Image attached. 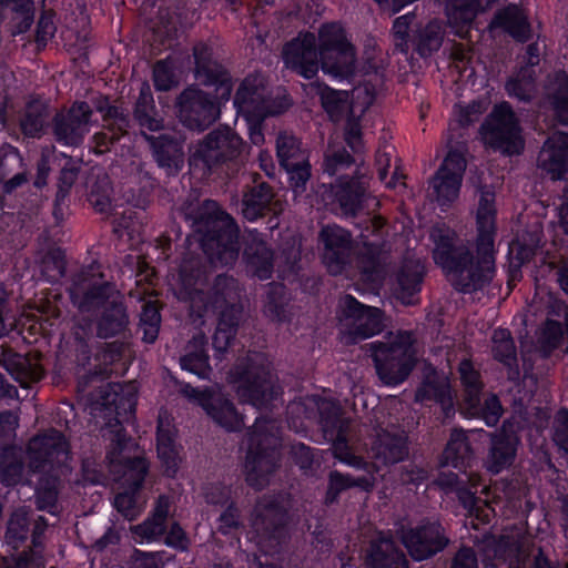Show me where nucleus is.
Here are the masks:
<instances>
[{"label": "nucleus", "mask_w": 568, "mask_h": 568, "mask_svg": "<svg viewBox=\"0 0 568 568\" xmlns=\"http://www.w3.org/2000/svg\"><path fill=\"white\" fill-rule=\"evenodd\" d=\"M192 55L194 79L205 88H213L214 92L189 84L176 95L174 109L185 129L200 133L221 118L222 109L232 99L235 81L230 70L215 57L209 42H195Z\"/></svg>", "instance_id": "1"}, {"label": "nucleus", "mask_w": 568, "mask_h": 568, "mask_svg": "<svg viewBox=\"0 0 568 568\" xmlns=\"http://www.w3.org/2000/svg\"><path fill=\"white\" fill-rule=\"evenodd\" d=\"M27 458L30 471L43 476L40 487L36 490L37 509L54 514L58 504L57 485L61 475L69 469V442L55 429L37 435L27 446Z\"/></svg>", "instance_id": "2"}, {"label": "nucleus", "mask_w": 568, "mask_h": 568, "mask_svg": "<svg viewBox=\"0 0 568 568\" xmlns=\"http://www.w3.org/2000/svg\"><path fill=\"white\" fill-rule=\"evenodd\" d=\"M290 514L280 495H264L255 507L253 529L262 556H254L250 568H280L268 556L278 554L288 539Z\"/></svg>", "instance_id": "3"}, {"label": "nucleus", "mask_w": 568, "mask_h": 568, "mask_svg": "<svg viewBox=\"0 0 568 568\" xmlns=\"http://www.w3.org/2000/svg\"><path fill=\"white\" fill-rule=\"evenodd\" d=\"M193 227L202 252L212 264L229 266L237 261L240 229L231 215L200 213Z\"/></svg>", "instance_id": "4"}, {"label": "nucleus", "mask_w": 568, "mask_h": 568, "mask_svg": "<svg viewBox=\"0 0 568 568\" xmlns=\"http://www.w3.org/2000/svg\"><path fill=\"white\" fill-rule=\"evenodd\" d=\"M244 146V140L235 130L220 124L199 141L190 164L202 165L209 173L237 171Z\"/></svg>", "instance_id": "5"}, {"label": "nucleus", "mask_w": 568, "mask_h": 568, "mask_svg": "<svg viewBox=\"0 0 568 568\" xmlns=\"http://www.w3.org/2000/svg\"><path fill=\"white\" fill-rule=\"evenodd\" d=\"M227 381L242 403L256 408L267 407L277 397L268 366L248 355L234 363L227 373Z\"/></svg>", "instance_id": "6"}, {"label": "nucleus", "mask_w": 568, "mask_h": 568, "mask_svg": "<svg viewBox=\"0 0 568 568\" xmlns=\"http://www.w3.org/2000/svg\"><path fill=\"white\" fill-rule=\"evenodd\" d=\"M317 50L322 71L333 80L343 81L355 73L356 51L339 22H324L317 32Z\"/></svg>", "instance_id": "7"}, {"label": "nucleus", "mask_w": 568, "mask_h": 568, "mask_svg": "<svg viewBox=\"0 0 568 568\" xmlns=\"http://www.w3.org/2000/svg\"><path fill=\"white\" fill-rule=\"evenodd\" d=\"M479 134L487 148L503 155H520L525 150L520 123L507 102L493 109L480 124Z\"/></svg>", "instance_id": "8"}, {"label": "nucleus", "mask_w": 568, "mask_h": 568, "mask_svg": "<svg viewBox=\"0 0 568 568\" xmlns=\"http://www.w3.org/2000/svg\"><path fill=\"white\" fill-rule=\"evenodd\" d=\"M371 346L376 374L386 386L403 384L417 364L416 352L410 344L374 342Z\"/></svg>", "instance_id": "9"}, {"label": "nucleus", "mask_w": 568, "mask_h": 568, "mask_svg": "<svg viewBox=\"0 0 568 568\" xmlns=\"http://www.w3.org/2000/svg\"><path fill=\"white\" fill-rule=\"evenodd\" d=\"M232 101L233 108L244 104L265 120L281 116L293 106V99L286 91L275 95L265 93L263 81L254 74H247L240 82Z\"/></svg>", "instance_id": "10"}, {"label": "nucleus", "mask_w": 568, "mask_h": 568, "mask_svg": "<svg viewBox=\"0 0 568 568\" xmlns=\"http://www.w3.org/2000/svg\"><path fill=\"white\" fill-rule=\"evenodd\" d=\"M434 244L433 260L447 275H463L473 262V252L459 242L456 231L445 223L435 224L429 232Z\"/></svg>", "instance_id": "11"}, {"label": "nucleus", "mask_w": 568, "mask_h": 568, "mask_svg": "<svg viewBox=\"0 0 568 568\" xmlns=\"http://www.w3.org/2000/svg\"><path fill=\"white\" fill-rule=\"evenodd\" d=\"M205 308L217 315V326L237 334L244 308L239 301L237 283L232 276L216 275L205 295Z\"/></svg>", "instance_id": "12"}, {"label": "nucleus", "mask_w": 568, "mask_h": 568, "mask_svg": "<svg viewBox=\"0 0 568 568\" xmlns=\"http://www.w3.org/2000/svg\"><path fill=\"white\" fill-rule=\"evenodd\" d=\"M402 544L414 561H424L442 552L449 539L439 520L422 519L415 527L403 530Z\"/></svg>", "instance_id": "13"}, {"label": "nucleus", "mask_w": 568, "mask_h": 568, "mask_svg": "<svg viewBox=\"0 0 568 568\" xmlns=\"http://www.w3.org/2000/svg\"><path fill=\"white\" fill-rule=\"evenodd\" d=\"M466 168L465 153L458 149H450L435 172L430 186L443 211L458 199Z\"/></svg>", "instance_id": "14"}, {"label": "nucleus", "mask_w": 568, "mask_h": 568, "mask_svg": "<svg viewBox=\"0 0 568 568\" xmlns=\"http://www.w3.org/2000/svg\"><path fill=\"white\" fill-rule=\"evenodd\" d=\"M283 63L293 73L312 80L322 70V58L317 50L315 33L300 32L295 38L287 41L282 50Z\"/></svg>", "instance_id": "15"}, {"label": "nucleus", "mask_w": 568, "mask_h": 568, "mask_svg": "<svg viewBox=\"0 0 568 568\" xmlns=\"http://www.w3.org/2000/svg\"><path fill=\"white\" fill-rule=\"evenodd\" d=\"M322 262L333 275L342 274L349 265L353 251L352 233L337 225L327 224L318 233Z\"/></svg>", "instance_id": "16"}, {"label": "nucleus", "mask_w": 568, "mask_h": 568, "mask_svg": "<svg viewBox=\"0 0 568 568\" xmlns=\"http://www.w3.org/2000/svg\"><path fill=\"white\" fill-rule=\"evenodd\" d=\"M92 110L85 101L74 102L65 112H59L52 120V132L57 143L63 146H79L89 132Z\"/></svg>", "instance_id": "17"}, {"label": "nucleus", "mask_w": 568, "mask_h": 568, "mask_svg": "<svg viewBox=\"0 0 568 568\" xmlns=\"http://www.w3.org/2000/svg\"><path fill=\"white\" fill-rule=\"evenodd\" d=\"M192 398L205 414L227 432H240L244 426L243 416L231 398L210 387L192 388Z\"/></svg>", "instance_id": "18"}, {"label": "nucleus", "mask_w": 568, "mask_h": 568, "mask_svg": "<svg viewBox=\"0 0 568 568\" xmlns=\"http://www.w3.org/2000/svg\"><path fill=\"white\" fill-rule=\"evenodd\" d=\"M143 138L158 166L170 176L178 175L184 166V140L171 133L153 135L143 132Z\"/></svg>", "instance_id": "19"}, {"label": "nucleus", "mask_w": 568, "mask_h": 568, "mask_svg": "<svg viewBox=\"0 0 568 568\" xmlns=\"http://www.w3.org/2000/svg\"><path fill=\"white\" fill-rule=\"evenodd\" d=\"M101 405L109 425L121 426L134 418L136 410V394L121 383H109L100 395Z\"/></svg>", "instance_id": "20"}, {"label": "nucleus", "mask_w": 568, "mask_h": 568, "mask_svg": "<svg viewBox=\"0 0 568 568\" xmlns=\"http://www.w3.org/2000/svg\"><path fill=\"white\" fill-rule=\"evenodd\" d=\"M278 467L277 452L262 443L252 445L246 454L244 473L247 485L256 490L263 489Z\"/></svg>", "instance_id": "21"}, {"label": "nucleus", "mask_w": 568, "mask_h": 568, "mask_svg": "<svg viewBox=\"0 0 568 568\" xmlns=\"http://www.w3.org/2000/svg\"><path fill=\"white\" fill-rule=\"evenodd\" d=\"M332 204L337 205L342 215L355 217L364 207L366 186L362 178L339 175L331 183Z\"/></svg>", "instance_id": "22"}, {"label": "nucleus", "mask_w": 568, "mask_h": 568, "mask_svg": "<svg viewBox=\"0 0 568 568\" xmlns=\"http://www.w3.org/2000/svg\"><path fill=\"white\" fill-rule=\"evenodd\" d=\"M539 168L550 175L552 181H564L568 174V132L555 131L544 142Z\"/></svg>", "instance_id": "23"}, {"label": "nucleus", "mask_w": 568, "mask_h": 568, "mask_svg": "<svg viewBox=\"0 0 568 568\" xmlns=\"http://www.w3.org/2000/svg\"><path fill=\"white\" fill-rule=\"evenodd\" d=\"M70 300L81 313L97 314L116 295H121L114 283L102 280L93 281L85 288L75 285L70 290Z\"/></svg>", "instance_id": "24"}, {"label": "nucleus", "mask_w": 568, "mask_h": 568, "mask_svg": "<svg viewBox=\"0 0 568 568\" xmlns=\"http://www.w3.org/2000/svg\"><path fill=\"white\" fill-rule=\"evenodd\" d=\"M520 439L505 425L490 437L489 452L486 458V468L489 473L498 475L508 469L515 462Z\"/></svg>", "instance_id": "25"}, {"label": "nucleus", "mask_w": 568, "mask_h": 568, "mask_svg": "<svg viewBox=\"0 0 568 568\" xmlns=\"http://www.w3.org/2000/svg\"><path fill=\"white\" fill-rule=\"evenodd\" d=\"M365 564L367 568H408L405 552L392 536L379 535L368 546Z\"/></svg>", "instance_id": "26"}, {"label": "nucleus", "mask_w": 568, "mask_h": 568, "mask_svg": "<svg viewBox=\"0 0 568 568\" xmlns=\"http://www.w3.org/2000/svg\"><path fill=\"white\" fill-rule=\"evenodd\" d=\"M129 323L128 307L122 295H116L112 302L95 314L97 335L102 339L124 334Z\"/></svg>", "instance_id": "27"}, {"label": "nucleus", "mask_w": 568, "mask_h": 568, "mask_svg": "<svg viewBox=\"0 0 568 568\" xmlns=\"http://www.w3.org/2000/svg\"><path fill=\"white\" fill-rule=\"evenodd\" d=\"M178 433L174 427H164L161 423L156 428V454L163 475L174 479L183 460L182 446L176 442Z\"/></svg>", "instance_id": "28"}, {"label": "nucleus", "mask_w": 568, "mask_h": 568, "mask_svg": "<svg viewBox=\"0 0 568 568\" xmlns=\"http://www.w3.org/2000/svg\"><path fill=\"white\" fill-rule=\"evenodd\" d=\"M424 277L425 270L419 262H404L396 273V297L404 305L417 304Z\"/></svg>", "instance_id": "29"}, {"label": "nucleus", "mask_w": 568, "mask_h": 568, "mask_svg": "<svg viewBox=\"0 0 568 568\" xmlns=\"http://www.w3.org/2000/svg\"><path fill=\"white\" fill-rule=\"evenodd\" d=\"M491 26L503 29L519 43H526L532 38L530 22L516 4H508L497 10L491 20Z\"/></svg>", "instance_id": "30"}, {"label": "nucleus", "mask_w": 568, "mask_h": 568, "mask_svg": "<svg viewBox=\"0 0 568 568\" xmlns=\"http://www.w3.org/2000/svg\"><path fill=\"white\" fill-rule=\"evenodd\" d=\"M493 358L503 364L507 369V377L511 382L519 379L520 369L517 357V348L508 328H495L491 335Z\"/></svg>", "instance_id": "31"}, {"label": "nucleus", "mask_w": 568, "mask_h": 568, "mask_svg": "<svg viewBox=\"0 0 568 568\" xmlns=\"http://www.w3.org/2000/svg\"><path fill=\"white\" fill-rule=\"evenodd\" d=\"M209 342L203 334L193 336L186 353L180 357L181 369L209 379L212 373L209 356Z\"/></svg>", "instance_id": "32"}, {"label": "nucleus", "mask_w": 568, "mask_h": 568, "mask_svg": "<svg viewBox=\"0 0 568 568\" xmlns=\"http://www.w3.org/2000/svg\"><path fill=\"white\" fill-rule=\"evenodd\" d=\"M495 273V263H484L480 257L475 258L473 255V262L465 273L454 278V287L462 293L481 291L491 283Z\"/></svg>", "instance_id": "33"}, {"label": "nucleus", "mask_w": 568, "mask_h": 568, "mask_svg": "<svg viewBox=\"0 0 568 568\" xmlns=\"http://www.w3.org/2000/svg\"><path fill=\"white\" fill-rule=\"evenodd\" d=\"M443 40L444 33L437 21L419 22L412 30L410 49L425 59L440 49Z\"/></svg>", "instance_id": "34"}, {"label": "nucleus", "mask_w": 568, "mask_h": 568, "mask_svg": "<svg viewBox=\"0 0 568 568\" xmlns=\"http://www.w3.org/2000/svg\"><path fill=\"white\" fill-rule=\"evenodd\" d=\"M133 119L141 129L158 132L163 129V119L159 115L153 93L148 83L141 85L139 97L133 108Z\"/></svg>", "instance_id": "35"}, {"label": "nucleus", "mask_w": 568, "mask_h": 568, "mask_svg": "<svg viewBox=\"0 0 568 568\" xmlns=\"http://www.w3.org/2000/svg\"><path fill=\"white\" fill-rule=\"evenodd\" d=\"M460 385L464 390V402L468 408H478L485 387L481 373L471 358H463L457 367Z\"/></svg>", "instance_id": "36"}, {"label": "nucleus", "mask_w": 568, "mask_h": 568, "mask_svg": "<svg viewBox=\"0 0 568 568\" xmlns=\"http://www.w3.org/2000/svg\"><path fill=\"white\" fill-rule=\"evenodd\" d=\"M243 257L252 275L261 281L272 277L274 271V252L263 241L247 245Z\"/></svg>", "instance_id": "37"}, {"label": "nucleus", "mask_w": 568, "mask_h": 568, "mask_svg": "<svg viewBox=\"0 0 568 568\" xmlns=\"http://www.w3.org/2000/svg\"><path fill=\"white\" fill-rule=\"evenodd\" d=\"M372 450L374 457L385 466L403 462L409 453L406 438L389 433L378 436Z\"/></svg>", "instance_id": "38"}, {"label": "nucleus", "mask_w": 568, "mask_h": 568, "mask_svg": "<svg viewBox=\"0 0 568 568\" xmlns=\"http://www.w3.org/2000/svg\"><path fill=\"white\" fill-rule=\"evenodd\" d=\"M416 402H435L447 413L453 409L450 384L439 379L435 374L426 376L415 393Z\"/></svg>", "instance_id": "39"}, {"label": "nucleus", "mask_w": 568, "mask_h": 568, "mask_svg": "<svg viewBox=\"0 0 568 568\" xmlns=\"http://www.w3.org/2000/svg\"><path fill=\"white\" fill-rule=\"evenodd\" d=\"M473 448L468 436L463 429H453L443 452L444 464L457 469L466 468L473 459Z\"/></svg>", "instance_id": "40"}, {"label": "nucleus", "mask_w": 568, "mask_h": 568, "mask_svg": "<svg viewBox=\"0 0 568 568\" xmlns=\"http://www.w3.org/2000/svg\"><path fill=\"white\" fill-rule=\"evenodd\" d=\"M273 199V191L268 183L262 182L251 187L243 195L242 212L250 222L264 216Z\"/></svg>", "instance_id": "41"}, {"label": "nucleus", "mask_w": 568, "mask_h": 568, "mask_svg": "<svg viewBox=\"0 0 568 568\" xmlns=\"http://www.w3.org/2000/svg\"><path fill=\"white\" fill-rule=\"evenodd\" d=\"M24 462L21 450L14 445L3 446L0 450V483L6 487L18 485L23 476Z\"/></svg>", "instance_id": "42"}, {"label": "nucleus", "mask_w": 568, "mask_h": 568, "mask_svg": "<svg viewBox=\"0 0 568 568\" xmlns=\"http://www.w3.org/2000/svg\"><path fill=\"white\" fill-rule=\"evenodd\" d=\"M549 101L556 120L568 126V73L556 70L550 79Z\"/></svg>", "instance_id": "43"}, {"label": "nucleus", "mask_w": 568, "mask_h": 568, "mask_svg": "<svg viewBox=\"0 0 568 568\" xmlns=\"http://www.w3.org/2000/svg\"><path fill=\"white\" fill-rule=\"evenodd\" d=\"M7 14L16 22L19 33L27 32L34 21L33 0H0V21L3 22Z\"/></svg>", "instance_id": "44"}, {"label": "nucleus", "mask_w": 568, "mask_h": 568, "mask_svg": "<svg viewBox=\"0 0 568 568\" xmlns=\"http://www.w3.org/2000/svg\"><path fill=\"white\" fill-rule=\"evenodd\" d=\"M209 503L220 506L226 505L225 509L217 518V530L221 535L229 536L233 530H237L242 527L240 508L235 501L230 500L229 495L223 490H220L216 495L212 494L209 497Z\"/></svg>", "instance_id": "45"}, {"label": "nucleus", "mask_w": 568, "mask_h": 568, "mask_svg": "<svg viewBox=\"0 0 568 568\" xmlns=\"http://www.w3.org/2000/svg\"><path fill=\"white\" fill-rule=\"evenodd\" d=\"M536 84V71L529 67H520L505 84L507 94L518 101L528 103L532 99Z\"/></svg>", "instance_id": "46"}, {"label": "nucleus", "mask_w": 568, "mask_h": 568, "mask_svg": "<svg viewBox=\"0 0 568 568\" xmlns=\"http://www.w3.org/2000/svg\"><path fill=\"white\" fill-rule=\"evenodd\" d=\"M48 116L47 106L38 100L27 103L26 110L20 119V130L27 138H41Z\"/></svg>", "instance_id": "47"}, {"label": "nucleus", "mask_w": 568, "mask_h": 568, "mask_svg": "<svg viewBox=\"0 0 568 568\" xmlns=\"http://www.w3.org/2000/svg\"><path fill=\"white\" fill-rule=\"evenodd\" d=\"M321 105L333 122L341 121L352 110L348 93L325 85L320 93Z\"/></svg>", "instance_id": "48"}, {"label": "nucleus", "mask_w": 568, "mask_h": 568, "mask_svg": "<svg viewBox=\"0 0 568 568\" xmlns=\"http://www.w3.org/2000/svg\"><path fill=\"white\" fill-rule=\"evenodd\" d=\"M288 298L283 283L271 282L267 284L264 308L272 321L284 323L287 321Z\"/></svg>", "instance_id": "49"}, {"label": "nucleus", "mask_w": 568, "mask_h": 568, "mask_svg": "<svg viewBox=\"0 0 568 568\" xmlns=\"http://www.w3.org/2000/svg\"><path fill=\"white\" fill-rule=\"evenodd\" d=\"M30 524L31 520L27 511L22 509L13 511L8 520L4 535L7 545L13 550H18L28 540Z\"/></svg>", "instance_id": "50"}, {"label": "nucleus", "mask_w": 568, "mask_h": 568, "mask_svg": "<svg viewBox=\"0 0 568 568\" xmlns=\"http://www.w3.org/2000/svg\"><path fill=\"white\" fill-rule=\"evenodd\" d=\"M123 469L122 487L141 490L150 469L148 459L141 456L126 458L123 463Z\"/></svg>", "instance_id": "51"}, {"label": "nucleus", "mask_w": 568, "mask_h": 568, "mask_svg": "<svg viewBox=\"0 0 568 568\" xmlns=\"http://www.w3.org/2000/svg\"><path fill=\"white\" fill-rule=\"evenodd\" d=\"M152 80L156 91L166 92L179 84L176 63L171 57L161 59L154 63Z\"/></svg>", "instance_id": "52"}, {"label": "nucleus", "mask_w": 568, "mask_h": 568, "mask_svg": "<svg viewBox=\"0 0 568 568\" xmlns=\"http://www.w3.org/2000/svg\"><path fill=\"white\" fill-rule=\"evenodd\" d=\"M320 425L323 429L324 436L342 429H348L349 424L343 417L338 404L331 400H325L318 406Z\"/></svg>", "instance_id": "53"}, {"label": "nucleus", "mask_w": 568, "mask_h": 568, "mask_svg": "<svg viewBox=\"0 0 568 568\" xmlns=\"http://www.w3.org/2000/svg\"><path fill=\"white\" fill-rule=\"evenodd\" d=\"M161 321L158 303L154 301L145 302L140 314V327L143 331L142 341L144 343L153 344L158 339Z\"/></svg>", "instance_id": "54"}, {"label": "nucleus", "mask_w": 568, "mask_h": 568, "mask_svg": "<svg viewBox=\"0 0 568 568\" xmlns=\"http://www.w3.org/2000/svg\"><path fill=\"white\" fill-rule=\"evenodd\" d=\"M276 156L281 168L298 162L300 159H307L300 139L287 133H280L276 139Z\"/></svg>", "instance_id": "55"}, {"label": "nucleus", "mask_w": 568, "mask_h": 568, "mask_svg": "<svg viewBox=\"0 0 568 568\" xmlns=\"http://www.w3.org/2000/svg\"><path fill=\"white\" fill-rule=\"evenodd\" d=\"M384 313L381 308L371 306L354 327H351V334L355 339H367L383 331Z\"/></svg>", "instance_id": "56"}, {"label": "nucleus", "mask_w": 568, "mask_h": 568, "mask_svg": "<svg viewBox=\"0 0 568 568\" xmlns=\"http://www.w3.org/2000/svg\"><path fill=\"white\" fill-rule=\"evenodd\" d=\"M477 239L476 252L484 263H495V236L497 232L496 223L476 224Z\"/></svg>", "instance_id": "57"}, {"label": "nucleus", "mask_w": 568, "mask_h": 568, "mask_svg": "<svg viewBox=\"0 0 568 568\" xmlns=\"http://www.w3.org/2000/svg\"><path fill=\"white\" fill-rule=\"evenodd\" d=\"M476 211V224L496 223L497 207L496 193L489 185H480Z\"/></svg>", "instance_id": "58"}, {"label": "nucleus", "mask_w": 568, "mask_h": 568, "mask_svg": "<svg viewBox=\"0 0 568 568\" xmlns=\"http://www.w3.org/2000/svg\"><path fill=\"white\" fill-rule=\"evenodd\" d=\"M97 110L102 113L103 120L108 122L106 126L114 128L120 133H128L130 115L122 106L111 104L109 99L105 98L99 103Z\"/></svg>", "instance_id": "59"}, {"label": "nucleus", "mask_w": 568, "mask_h": 568, "mask_svg": "<svg viewBox=\"0 0 568 568\" xmlns=\"http://www.w3.org/2000/svg\"><path fill=\"white\" fill-rule=\"evenodd\" d=\"M416 19V14L414 12H408L403 16L397 17L393 21L392 32L395 40V44L397 49L407 54L410 50V39H412V30L413 23Z\"/></svg>", "instance_id": "60"}, {"label": "nucleus", "mask_w": 568, "mask_h": 568, "mask_svg": "<svg viewBox=\"0 0 568 568\" xmlns=\"http://www.w3.org/2000/svg\"><path fill=\"white\" fill-rule=\"evenodd\" d=\"M287 173V180L294 192H304L312 175V166L307 159L282 166Z\"/></svg>", "instance_id": "61"}, {"label": "nucleus", "mask_w": 568, "mask_h": 568, "mask_svg": "<svg viewBox=\"0 0 568 568\" xmlns=\"http://www.w3.org/2000/svg\"><path fill=\"white\" fill-rule=\"evenodd\" d=\"M141 490H133V488L123 487V490L118 493L113 499V507L128 520H134L140 514L138 498Z\"/></svg>", "instance_id": "62"}, {"label": "nucleus", "mask_w": 568, "mask_h": 568, "mask_svg": "<svg viewBox=\"0 0 568 568\" xmlns=\"http://www.w3.org/2000/svg\"><path fill=\"white\" fill-rule=\"evenodd\" d=\"M2 366L7 373L20 384L21 387L28 386V378L30 375V365L26 357L20 354L13 353L4 356Z\"/></svg>", "instance_id": "63"}, {"label": "nucleus", "mask_w": 568, "mask_h": 568, "mask_svg": "<svg viewBox=\"0 0 568 568\" xmlns=\"http://www.w3.org/2000/svg\"><path fill=\"white\" fill-rule=\"evenodd\" d=\"M344 141L354 154H359L364 150L363 132L361 118L353 111L346 116L344 125Z\"/></svg>", "instance_id": "64"}]
</instances>
